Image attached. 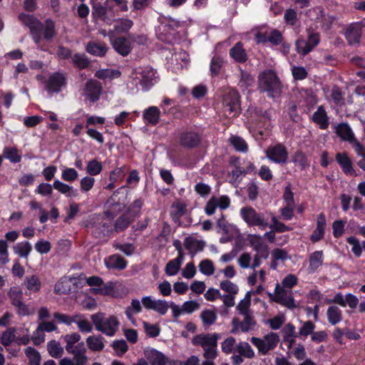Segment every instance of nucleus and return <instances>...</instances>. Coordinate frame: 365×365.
<instances>
[{
	"label": "nucleus",
	"instance_id": "31",
	"mask_svg": "<svg viewBox=\"0 0 365 365\" xmlns=\"http://www.w3.org/2000/svg\"><path fill=\"white\" fill-rule=\"evenodd\" d=\"M160 115V110L158 107L150 106L144 110L143 116L146 123L155 125L159 122Z\"/></svg>",
	"mask_w": 365,
	"mask_h": 365
},
{
	"label": "nucleus",
	"instance_id": "6",
	"mask_svg": "<svg viewBox=\"0 0 365 365\" xmlns=\"http://www.w3.org/2000/svg\"><path fill=\"white\" fill-rule=\"evenodd\" d=\"M86 283L91 287L90 291L92 294L113 297L119 296L118 291L120 285L116 282H108L104 284L101 277L93 276L87 278Z\"/></svg>",
	"mask_w": 365,
	"mask_h": 365
},
{
	"label": "nucleus",
	"instance_id": "15",
	"mask_svg": "<svg viewBox=\"0 0 365 365\" xmlns=\"http://www.w3.org/2000/svg\"><path fill=\"white\" fill-rule=\"evenodd\" d=\"M66 83L65 75L62 73L56 72L51 74L46 81V88L48 93H58L62 87Z\"/></svg>",
	"mask_w": 365,
	"mask_h": 365
},
{
	"label": "nucleus",
	"instance_id": "25",
	"mask_svg": "<svg viewBox=\"0 0 365 365\" xmlns=\"http://www.w3.org/2000/svg\"><path fill=\"white\" fill-rule=\"evenodd\" d=\"M312 120L320 129L324 130L329 127V117L323 106L317 108L312 115Z\"/></svg>",
	"mask_w": 365,
	"mask_h": 365
},
{
	"label": "nucleus",
	"instance_id": "11",
	"mask_svg": "<svg viewBox=\"0 0 365 365\" xmlns=\"http://www.w3.org/2000/svg\"><path fill=\"white\" fill-rule=\"evenodd\" d=\"M266 158L276 164H285L288 161V150L282 143L269 146L265 150Z\"/></svg>",
	"mask_w": 365,
	"mask_h": 365
},
{
	"label": "nucleus",
	"instance_id": "5",
	"mask_svg": "<svg viewBox=\"0 0 365 365\" xmlns=\"http://www.w3.org/2000/svg\"><path fill=\"white\" fill-rule=\"evenodd\" d=\"M259 88L266 92L271 98L278 96L282 93V83L277 74L272 70L261 72L258 77Z\"/></svg>",
	"mask_w": 365,
	"mask_h": 365
},
{
	"label": "nucleus",
	"instance_id": "61",
	"mask_svg": "<svg viewBox=\"0 0 365 365\" xmlns=\"http://www.w3.org/2000/svg\"><path fill=\"white\" fill-rule=\"evenodd\" d=\"M95 179L90 175H86L82 178L80 180V187L83 192L90 191L94 186Z\"/></svg>",
	"mask_w": 365,
	"mask_h": 365
},
{
	"label": "nucleus",
	"instance_id": "38",
	"mask_svg": "<svg viewBox=\"0 0 365 365\" xmlns=\"http://www.w3.org/2000/svg\"><path fill=\"white\" fill-rule=\"evenodd\" d=\"M104 339L100 335H91L86 338L88 349L93 351H100L104 349Z\"/></svg>",
	"mask_w": 365,
	"mask_h": 365
},
{
	"label": "nucleus",
	"instance_id": "2",
	"mask_svg": "<svg viewBox=\"0 0 365 365\" xmlns=\"http://www.w3.org/2000/svg\"><path fill=\"white\" fill-rule=\"evenodd\" d=\"M92 324L96 329L107 336H113L120 327V322L114 315L106 316L103 312H98L91 316Z\"/></svg>",
	"mask_w": 365,
	"mask_h": 365
},
{
	"label": "nucleus",
	"instance_id": "26",
	"mask_svg": "<svg viewBox=\"0 0 365 365\" xmlns=\"http://www.w3.org/2000/svg\"><path fill=\"white\" fill-rule=\"evenodd\" d=\"M336 160L339 164L345 174L350 175L351 176L356 175L355 170L353 169L352 163L346 153H337L336 155Z\"/></svg>",
	"mask_w": 365,
	"mask_h": 365
},
{
	"label": "nucleus",
	"instance_id": "12",
	"mask_svg": "<svg viewBox=\"0 0 365 365\" xmlns=\"http://www.w3.org/2000/svg\"><path fill=\"white\" fill-rule=\"evenodd\" d=\"M230 199L227 195L212 196L205 206V212L207 215H212L217 208L226 210L230 205Z\"/></svg>",
	"mask_w": 365,
	"mask_h": 365
},
{
	"label": "nucleus",
	"instance_id": "1",
	"mask_svg": "<svg viewBox=\"0 0 365 365\" xmlns=\"http://www.w3.org/2000/svg\"><path fill=\"white\" fill-rule=\"evenodd\" d=\"M297 283V277L293 274H289L282 279L281 284H276L274 294L269 295L271 299L288 309H293L296 308L297 305L292 289Z\"/></svg>",
	"mask_w": 365,
	"mask_h": 365
},
{
	"label": "nucleus",
	"instance_id": "39",
	"mask_svg": "<svg viewBox=\"0 0 365 365\" xmlns=\"http://www.w3.org/2000/svg\"><path fill=\"white\" fill-rule=\"evenodd\" d=\"M184 246L190 253L195 254L203 250L205 243L193 237H187L185 239Z\"/></svg>",
	"mask_w": 365,
	"mask_h": 365
},
{
	"label": "nucleus",
	"instance_id": "17",
	"mask_svg": "<svg viewBox=\"0 0 365 365\" xmlns=\"http://www.w3.org/2000/svg\"><path fill=\"white\" fill-rule=\"evenodd\" d=\"M93 14L109 23L108 14H112V5L110 0H106L104 5H102L98 0H92Z\"/></svg>",
	"mask_w": 365,
	"mask_h": 365
},
{
	"label": "nucleus",
	"instance_id": "16",
	"mask_svg": "<svg viewBox=\"0 0 365 365\" xmlns=\"http://www.w3.org/2000/svg\"><path fill=\"white\" fill-rule=\"evenodd\" d=\"M319 43V36L318 34H312L309 36L308 40L302 38L296 41L297 51L303 56L309 53Z\"/></svg>",
	"mask_w": 365,
	"mask_h": 365
},
{
	"label": "nucleus",
	"instance_id": "53",
	"mask_svg": "<svg viewBox=\"0 0 365 365\" xmlns=\"http://www.w3.org/2000/svg\"><path fill=\"white\" fill-rule=\"evenodd\" d=\"M220 287L222 290L227 292V294L237 295L239 292V287L237 284L233 283L230 280H223L220 283Z\"/></svg>",
	"mask_w": 365,
	"mask_h": 365
},
{
	"label": "nucleus",
	"instance_id": "62",
	"mask_svg": "<svg viewBox=\"0 0 365 365\" xmlns=\"http://www.w3.org/2000/svg\"><path fill=\"white\" fill-rule=\"evenodd\" d=\"M236 340L232 336H229L225 339L221 344L222 350L226 354H231L235 348L236 349Z\"/></svg>",
	"mask_w": 365,
	"mask_h": 365
},
{
	"label": "nucleus",
	"instance_id": "52",
	"mask_svg": "<svg viewBox=\"0 0 365 365\" xmlns=\"http://www.w3.org/2000/svg\"><path fill=\"white\" fill-rule=\"evenodd\" d=\"M229 142L239 152L246 153L248 150L247 144L245 140L239 136L232 135L229 138Z\"/></svg>",
	"mask_w": 365,
	"mask_h": 365
},
{
	"label": "nucleus",
	"instance_id": "50",
	"mask_svg": "<svg viewBox=\"0 0 365 365\" xmlns=\"http://www.w3.org/2000/svg\"><path fill=\"white\" fill-rule=\"evenodd\" d=\"M8 295L13 306L23 302V292L19 286L11 287Z\"/></svg>",
	"mask_w": 365,
	"mask_h": 365
},
{
	"label": "nucleus",
	"instance_id": "64",
	"mask_svg": "<svg viewBox=\"0 0 365 365\" xmlns=\"http://www.w3.org/2000/svg\"><path fill=\"white\" fill-rule=\"evenodd\" d=\"M72 61L76 66L82 69L86 68L89 61L85 54L76 53L72 56Z\"/></svg>",
	"mask_w": 365,
	"mask_h": 365
},
{
	"label": "nucleus",
	"instance_id": "22",
	"mask_svg": "<svg viewBox=\"0 0 365 365\" xmlns=\"http://www.w3.org/2000/svg\"><path fill=\"white\" fill-rule=\"evenodd\" d=\"M362 27L360 24L353 23L345 30L344 35L349 45H358L361 36Z\"/></svg>",
	"mask_w": 365,
	"mask_h": 365
},
{
	"label": "nucleus",
	"instance_id": "18",
	"mask_svg": "<svg viewBox=\"0 0 365 365\" xmlns=\"http://www.w3.org/2000/svg\"><path fill=\"white\" fill-rule=\"evenodd\" d=\"M237 263L242 269H255L261 263V256L259 254L255 255L252 257L251 253L243 252L237 259Z\"/></svg>",
	"mask_w": 365,
	"mask_h": 365
},
{
	"label": "nucleus",
	"instance_id": "60",
	"mask_svg": "<svg viewBox=\"0 0 365 365\" xmlns=\"http://www.w3.org/2000/svg\"><path fill=\"white\" fill-rule=\"evenodd\" d=\"M268 227L276 232H284L292 230L290 227L279 221L275 216L272 217V224L269 225Z\"/></svg>",
	"mask_w": 365,
	"mask_h": 365
},
{
	"label": "nucleus",
	"instance_id": "63",
	"mask_svg": "<svg viewBox=\"0 0 365 365\" xmlns=\"http://www.w3.org/2000/svg\"><path fill=\"white\" fill-rule=\"evenodd\" d=\"M4 158L9 159L11 163H19L21 160V155L15 148H6L4 150Z\"/></svg>",
	"mask_w": 365,
	"mask_h": 365
},
{
	"label": "nucleus",
	"instance_id": "58",
	"mask_svg": "<svg viewBox=\"0 0 365 365\" xmlns=\"http://www.w3.org/2000/svg\"><path fill=\"white\" fill-rule=\"evenodd\" d=\"M200 271L206 276H210L214 274L215 267L210 259H204L199 264Z\"/></svg>",
	"mask_w": 365,
	"mask_h": 365
},
{
	"label": "nucleus",
	"instance_id": "23",
	"mask_svg": "<svg viewBox=\"0 0 365 365\" xmlns=\"http://www.w3.org/2000/svg\"><path fill=\"white\" fill-rule=\"evenodd\" d=\"M201 138L200 135L192 130H186L180 135V143L185 148H194L200 143Z\"/></svg>",
	"mask_w": 365,
	"mask_h": 365
},
{
	"label": "nucleus",
	"instance_id": "35",
	"mask_svg": "<svg viewBox=\"0 0 365 365\" xmlns=\"http://www.w3.org/2000/svg\"><path fill=\"white\" fill-rule=\"evenodd\" d=\"M74 322L79 331L82 333H90L93 330V324L83 314H74Z\"/></svg>",
	"mask_w": 365,
	"mask_h": 365
},
{
	"label": "nucleus",
	"instance_id": "49",
	"mask_svg": "<svg viewBox=\"0 0 365 365\" xmlns=\"http://www.w3.org/2000/svg\"><path fill=\"white\" fill-rule=\"evenodd\" d=\"M61 178L66 182H74L78 178V171L73 168L61 166Z\"/></svg>",
	"mask_w": 365,
	"mask_h": 365
},
{
	"label": "nucleus",
	"instance_id": "29",
	"mask_svg": "<svg viewBox=\"0 0 365 365\" xmlns=\"http://www.w3.org/2000/svg\"><path fill=\"white\" fill-rule=\"evenodd\" d=\"M324 261V255L322 251H315L312 252L309 257V267L307 269L309 274H313L322 265Z\"/></svg>",
	"mask_w": 365,
	"mask_h": 365
},
{
	"label": "nucleus",
	"instance_id": "34",
	"mask_svg": "<svg viewBox=\"0 0 365 365\" xmlns=\"http://www.w3.org/2000/svg\"><path fill=\"white\" fill-rule=\"evenodd\" d=\"M187 203L182 200H175L171 206L170 215L174 220H179L187 211Z\"/></svg>",
	"mask_w": 365,
	"mask_h": 365
},
{
	"label": "nucleus",
	"instance_id": "32",
	"mask_svg": "<svg viewBox=\"0 0 365 365\" xmlns=\"http://www.w3.org/2000/svg\"><path fill=\"white\" fill-rule=\"evenodd\" d=\"M230 56L235 61L244 63L247 59V55L241 42L237 43L230 50Z\"/></svg>",
	"mask_w": 365,
	"mask_h": 365
},
{
	"label": "nucleus",
	"instance_id": "40",
	"mask_svg": "<svg viewBox=\"0 0 365 365\" xmlns=\"http://www.w3.org/2000/svg\"><path fill=\"white\" fill-rule=\"evenodd\" d=\"M251 291L247 292L244 298L237 304L236 309L240 314L247 315L248 314H252L250 309L251 305Z\"/></svg>",
	"mask_w": 365,
	"mask_h": 365
},
{
	"label": "nucleus",
	"instance_id": "55",
	"mask_svg": "<svg viewBox=\"0 0 365 365\" xmlns=\"http://www.w3.org/2000/svg\"><path fill=\"white\" fill-rule=\"evenodd\" d=\"M133 25V21L128 19H122L115 21L114 29L117 33L127 32Z\"/></svg>",
	"mask_w": 365,
	"mask_h": 365
},
{
	"label": "nucleus",
	"instance_id": "7",
	"mask_svg": "<svg viewBox=\"0 0 365 365\" xmlns=\"http://www.w3.org/2000/svg\"><path fill=\"white\" fill-rule=\"evenodd\" d=\"M61 339L65 343L66 351L73 356L83 357L86 356V348L84 342L81 341V336L77 332L61 336Z\"/></svg>",
	"mask_w": 365,
	"mask_h": 365
},
{
	"label": "nucleus",
	"instance_id": "54",
	"mask_svg": "<svg viewBox=\"0 0 365 365\" xmlns=\"http://www.w3.org/2000/svg\"><path fill=\"white\" fill-rule=\"evenodd\" d=\"M200 318L205 325L210 326L217 320V314L215 310L206 309L201 312Z\"/></svg>",
	"mask_w": 365,
	"mask_h": 365
},
{
	"label": "nucleus",
	"instance_id": "57",
	"mask_svg": "<svg viewBox=\"0 0 365 365\" xmlns=\"http://www.w3.org/2000/svg\"><path fill=\"white\" fill-rule=\"evenodd\" d=\"M244 319L240 323V329L243 332H247L250 330L254 329L256 322L254 319L252 314H248L247 315H243Z\"/></svg>",
	"mask_w": 365,
	"mask_h": 365
},
{
	"label": "nucleus",
	"instance_id": "24",
	"mask_svg": "<svg viewBox=\"0 0 365 365\" xmlns=\"http://www.w3.org/2000/svg\"><path fill=\"white\" fill-rule=\"evenodd\" d=\"M327 225L326 217L324 213H320L317 216V227L310 236V240L316 243L324 237L325 227Z\"/></svg>",
	"mask_w": 365,
	"mask_h": 365
},
{
	"label": "nucleus",
	"instance_id": "8",
	"mask_svg": "<svg viewBox=\"0 0 365 365\" xmlns=\"http://www.w3.org/2000/svg\"><path fill=\"white\" fill-rule=\"evenodd\" d=\"M240 214L243 220L250 227H257L261 230H264L269 226L268 221L264 214L257 212L252 207H242Z\"/></svg>",
	"mask_w": 365,
	"mask_h": 365
},
{
	"label": "nucleus",
	"instance_id": "44",
	"mask_svg": "<svg viewBox=\"0 0 365 365\" xmlns=\"http://www.w3.org/2000/svg\"><path fill=\"white\" fill-rule=\"evenodd\" d=\"M24 284L31 292H37L41 289V283L36 275H31L25 277Z\"/></svg>",
	"mask_w": 365,
	"mask_h": 365
},
{
	"label": "nucleus",
	"instance_id": "13",
	"mask_svg": "<svg viewBox=\"0 0 365 365\" xmlns=\"http://www.w3.org/2000/svg\"><path fill=\"white\" fill-rule=\"evenodd\" d=\"M141 302L145 309L153 310L160 315H165L169 309L168 302L163 299H155L151 296L143 297Z\"/></svg>",
	"mask_w": 365,
	"mask_h": 365
},
{
	"label": "nucleus",
	"instance_id": "48",
	"mask_svg": "<svg viewBox=\"0 0 365 365\" xmlns=\"http://www.w3.org/2000/svg\"><path fill=\"white\" fill-rule=\"evenodd\" d=\"M247 240L252 249L259 252L263 250H267V246L262 242V237L259 235H250Z\"/></svg>",
	"mask_w": 365,
	"mask_h": 365
},
{
	"label": "nucleus",
	"instance_id": "14",
	"mask_svg": "<svg viewBox=\"0 0 365 365\" xmlns=\"http://www.w3.org/2000/svg\"><path fill=\"white\" fill-rule=\"evenodd\" d=\"M145 354L151 365H165L167 363L170 365H182L178 361H168L163 353L154 349L145 350Z\"/></svg>",
	"mask_w": 365,
	"mask_h": 365
},
{
	"label": "nucleus",
	"instance_id": "41",
	"mask_svg": "<svg viewBox=\"0 0 365 365\" xmlns=\"http://www.w3.org/2000/svg\"><path fill=\"white\" fill-rule=\"evenodd\" d=\"M327 317L328 322L331 325H335L342 320V312L336 306H330L327 311Z\"/></svg>",
	"mask_w": 365,
	"mask_h": 365
},
{
	"label": "nucleus",
	"instance_id": "10",
	"mask_svg": "<svg viewBox=\"0 0 365 365\" xmlns=\"http://www.w3.org/2000/svg\"><path fill=\"white\" fill-rule=\"evenodd\" d=\"M19 21L30 29L33 40L36 44H39L41 35L42 26L41 22L33 15L21 13L18 16Z\"/></svg>",
	"mask_w": 365,
	"mask_h": 365
},
{
	"label": "nucleus",
	"instance_id": "28",
	"mask_svg": "<svg viewBox=\"0 0 365 365\" xmlns=\"http://www.w3.org/2000/svg\"><path fill=\"white\" fill-rule=\"evenodd\" d=\"M189 60V55L184 51L173 54L171 58V64L173 65V70L177 72L186 66Z\"/></svg>",
	"mask_w": 365,
	"mask_h": 365
},
{
	"label": "nucleus",
	"instance_id": "47",
	"mask_svg": "<svg viewBox=\"0 0 365 365\" xmlns=\"http://www.w3.org/2000/svg\"><path fill=\"white\" fill-rule=\"evenodd\" d=\"M103 170V165L101 162L96 159H93L87 162L86 170L88 175L94 176L99 175Z\"/></svg>",
	"mask_w": 365,
	"mask_h": 365
},
{
	"label": "nucleus",
	"instance_id": "42",
	"mask_svg": "<svg viewBox=\"0 0 365 365\" xmlns=\"http://www.w3.org/2000/svg\"><path fill=\"white\" fill-rule=\"evenodd\" d=\"M14 252L22 258H27L32 250V246L28 241L16 244L14 247Z\"/></svg>",
	"mask_w": 365,
	"mask_h": 365
},
{
	"label": "nucleus",
	"instance_id": "27",
	"mask_svg": "<svg viewBox=\"0 0 365 365\" xmlns=\"http://www.w3.org/2000/svg\"><path fill=\"white\" fill-rule=\"evenodd\" d=\"M53 187L67 197H77L78 196V191L77 189L74 188L72 185H69L61 182L59 180H54Z\"/></svg>",
	"mask_w": 365,
	"mask_h": 365
},
{
	"label": "nucleus",
	"instance_id": "43",
	"mask_svg": "<svg viewBox=\"0 0 365 365\" xmlns=\"http://www.w3.org/2000/svg\"><path fill=\"white\" fill-rule=\"evenodd\" d=\"M86 51L93 56H103L107 51V47L104 43L92 41L88 43Z\"/></svg>",
	"mask_w": 365,
	"mask_h": 365
},
{
	"label": "nucleus",
	"instance_id": "19",
	"mask_svg": "<svg viewBox=\"0 0 365 365\" xmlns=\"http://www.w3.org/2000/svg\"><path fill=\"white\" fill-rule=\"evenodd\" d=\"M102 92V85L96 80H88L84 88V95L92 102L99 99Z\"/></svg>",
	"mask_w": 365,
	"mask_h": 365
},
{
	"label": "nucleus",
	"instance_id": "30",
	"mask_svg": "<svg viewBox=\"0 0 365 365\" xmlns=\"http://www.w3.org/2000/svg\"><path fill=\"white\" fill-rule=\"evenodd\" d=\"M104 264L108 269H123L127 266L126 261L118 255H113L105 258Z\"/></svg>",
	"mask_w": 365,
	"mask_h": 365
},
{
	"label": "nucleus",
	"instance_id": "9",
	"mask_svg": "<svg viewBox=\"0 0 365 365\" xmlns=\"http://www.w3.org/2000/svg\"><path fill=\"white\" fill-rule=\"evenodd\" d=\"M250 341L257 349L259 354L265 355L277 346L279 342V336L277 333L270 331L262 338L253 336Z\"/></svg>",
	"mask_w": 365,
	"mask_h": 365
},
{
	"label": "nucleus",
	"instance_id": "51",
	"mask_svg": "<svg viewBox=\"0 0 365 365\" xmlns=\"http://www.w3.org/2000/svg\"><path fill=\"white\" fill-rule=\"evenodd\" d=\"M236 351L242 356L252 359L255 356V351L251 346L245 341H241L236 346Z\"/></svg>",
	"mask_w": 365,
	"mask_h": 365
},
{
	"label": "nucleus",
	"instance_id": "20",
	"mask_svg": "<svg viewBox=\"0 0 365 365\" xmlns=\"http://www.w3.org/2000/svg\"><path fill=\"white\" fill-rule=\"evenodd\" d=\"M239 102V95L235 91H230L223 101L225 112L235 115L240 107Z\"/></svg>",
	"mask_w": 365,
	"mask_h": 365
},
{
	"label": "nucleus",
	"instance_id": "56",
	"mask_svg": "<svg viewBox=\"0 0 365 365\" xmlns=\"http://www.w3.org/2000/svg\"><path fill=\"white\" fill-rule=\"evenodd\" d=\"M87 361L88 356H73V359L64 357L60 360L59 365H86Z\"/></svg>",
	"mask_w": 365,
	"mask_h": 365
},
{
	"label": "nucleus",
	"instance_id": "33",
	"mask_svg": "<svg viewBox=\"0 0 365 365\" xmlns=\"http://www.w3.org/2000/svg\"><path fill=\"white\" fill-rule=\"evenodd\" d=\"M326 93H329V96H327L329 101H332L336 106H341L344 104V98L343 93L339 87L334 86L330 89L324 90Z\"/></svg>",
	"mask_w": 365,
	"mask_h": 365
},
{
	"label": "nucleus",
	"instance_id": "4",
	"mask_svg": "<svg viewBox=\"0 0 365 365\" xmlns=\"http://www.w3.org/2000/svg\"><path fill=\"white\" fill-rule=\"evenodd\" d=\"M220 335L217 333H202L195 336L192 342L203 349L204 358L215 359L217 356V341Z\"/></svg>",
	"mask_w": 365,
	"mask_h": 365
},
{
	"label": "nucleus",
	"instance_id": "36",
	"mask_svg": "<svg viewBox=\"0 0 365 365\" xmlns=\"http://www.w3.org/2000/svg\"><path fill=\"white\" fill-rule=\"evenodd\" d=\"M183 262V255L180 254V256L176 258L170 260L166 264L165 272L168 276H175L176 275Z\"/></svg>",
	"mask_w": 365,
	"mask_h": 365
},
{
	"label": "nucleus",
	"instance_id": "21",
	"mask_svg": "<svg viewBox=\"0 0 365 365\" xmlns=\"http://www.w3.org/2000/svg\"><path fill=\"white\" fill-rule=\"evenodd\" d=\"M333 129L338 137L343 141L351 143L356 138L354 131L346 123H336L332 125Z\"/></svg>",
	"mask_w": 365,
	"mask_h": 365
},
{
	"label": "nucleus",
	"instance_id": "37",
	"mask_svg": "<svg viewBox=\"0 0 365 365\" xmlns=\"http://www.w3.org/2000/svg\"><path fill=\"white\" fill-rule=\"evenodd\" d=\"M112 43L114 49L123 56H127L130 52V43L125 38H117Z\"/></svg>",
	"mask_w": 365,
	"mask_h": 365
},
{
	"label": "nucleus",
	"instance_id": "45",
	"mask_svg": "<svg viewBox=\"0 0 365 365\" xmlns=\"http://www.w3.org/2000/svg\"><path fill=\"white\" fill-rule=\"evenodd\" d=\"M121 73L119 70L105 68L96 72L95 76L103 80H112L120 76Z\"/></svg>",
	"mask_w": 365,
	"mask_h": 365
},
{
	"label": "nucleus",
	"instance_id": "46",
	"mask_svg": "<svg viewBox=\"0 0 365 365\" xmlns=\"http://www.w3.org/2000/svg\"><path fill=\"white\" fill-rule=\"evenodd\" d=\"M47 350L50 356L56 359L61 357L64 352L63 348L56 340L48 342Z\"/></svg>",
	"mask_w": 365,
	"mask_h": 365
},
{
	"label": "nucleus",
	"instance_id": "59",
	"mask_svg": "<svg viewBox=\"0 0 365 365\" xmlns=\"http://www.w3.org/2000/svg\"><path fill=\"white\" fill-rule=\"evenodd\" d=\"M25 353L27 357L29 359V365H39L41 356L39 353L31 346L26 349Z\"/></svg>",
	"mask_w": 365,
	"mask_h": 365
},
{
	"label": "nucleus",
	"instance_id": "3",
	"mask_svg": "<svg viewBox=\"0 0 365 365\" xmlns=\"http://www.w3.org/2000/svg\"><path fill=\"white\" fill-rule=\"evenodd\" d=\"M130 78L135 88L140 86L147 91L157 82L156 71L150 66L138 67L133 71Z\"/></svg>",
	"mask_w": 365,
	"mask_h": 365
}]
</instances>
